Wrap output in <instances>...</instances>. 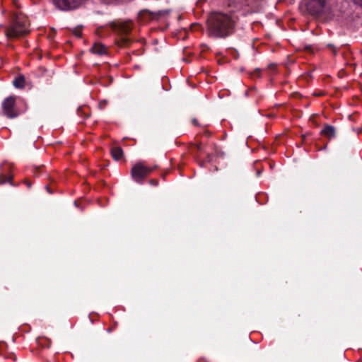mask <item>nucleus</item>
I'll return each instance as SVG.
<instances>
[{
  "instance_id": "nucleus-1",
  "label": "nucleus",
  "mask_w": 362,
  "mask_h": 362,
  "mask_svg": "<svg viewBox=\"0 0 362 362\" xmlns=\"http://www.w3.org/2000/svg\"><path fill=\"white\" fill-rule=\"evenodd\" d=\"M234 25L235 19L231 15L213 12L208 20V31L211 36L226 37L233 33Z\"/></svg>"
},
{
  "instance_id": "nucleus-2",
  "label": "nucleus",
  "mask_w": 362,
  "mask_h": 362,
  "mask_svg": "<svg viewBox=\"0 0 362 362\" xmlns=\"http://www.w3.org/2000/svg\"><path fill=\"white\" fill-rule=\"evenodd\" d=\"M29 23L27 18L22 13L16 14L13 24L6 30L8 37H18L29 33Z\"/></svg>"
},
{
  "instance_id": "nucleus-3",
  "label": "nucleus",
  "mask_w": 362,
  "mask_h": 362,
  "mask_svg": "<svg viewBox=\"0 0 362 362\" xmlns=\"http://www.w3.org/2000/svg\"><path fill=\"white\" fill-rule=\"evenodd\" d=\"M156 168V165L154 167H147L141 163H138L132 169V177L134 181L141 183L145 177Z\"/></svg>"
},
{
  "instance_id": "nucleus-4",
  "label": "nucleus",
  "mask_w": 362,
  "mask_h": 362,
  "mask_svg": "<svg viewBox=\"0 0 362 362\" xmlns=\"http://www.w3.org/2000/svg\"><path fill=\"white\" fill-rule=\"evenodd\" d=\"M305 5L310 14L312 16H318L322 13L325 6V1L324 0H308L306 1Z\"/></svg>"
},
{
  "instance_id": "nucleus-5",
  "label": "nucleus",
  "mask_w": 362,
  "mask_h": 362,
  "mask_svg": "<svg viewBox=\"0 0 362 362\" xmlns=\"http://www.w3.org/2000/svg\"><path fill=\"white\" fill-rule=\"evenodd\" d=\"M15 98L8 97L6 98L2 103L4 114L9 118H14L18 115V113L14 110Z\"/></svg>"
},
{
  "instance_id": "nucleus-6",
  "label": "nucleus",
  "mask_w": 362,
  "mask_h": 362,
  "mask_svg": "<svg viewBox=\"0 0 362 362\" xmlns=\"http://www.w3.org/2000/svg\"><path fill=\"white\" fill-rule=\"evenodd\" d=\"M83 0H53L54 5L60 10L67 11L77 8Z\"/></svg>"
},
{
  "instance_id": "nucleus-7",
  "label": "nucleus",
  "mask_w": 362,
  "mask_h": 362,
  "mask_svg": "<svg viewBox=\"0 0 362 362\" xmlns=\"http://www.w3.org/2000/svg\"><path fill=\"white\" fill-rule=\"evenodd\" d=\"M168 13V11H158L157 12H152L148 10H144L139 13V16L141 17L148 16H149L150 19L154 20V19H158L160 16H164Z\"/></svg>"
},
{
  "instance_id": "nucleus-8",
  "label": "nucleus",
  "mask_w": 362,
  "mask_h": 362,
  "mask_svg": "<svg viewBox=\"0 0 362 362\" xmlns=\"http://www.w3.org/2000/svg\"><path fill=\"white\" fill-rule=\"evenodd\" d=\"M91 51L94 54L103 55L106 53V48L102 44L95 43L91 48Z\"/></svg>"
},
{
  "instance_id": "nucleus-9",
  "label": "nucleus",
  "mask_w": 362,
  "mask_h": 362,
  "mask_svg": "<svg viewBox=\"0 0 362 362\" xmlns=\"http://www.w3.org/2000/svg\"><path fill=\"white\" fill-rule=\"evenodd\" d=\"M321 134L329 139H332L335 136V129L332 126H326L321 131Z\"/></svg>"
},
{
  "instance_id": "nucleus-10",
  "label": "nucleus",
  "mask_w": 362,
  "mask_h": 362,
  "mask_svg": "<svg viewBox=\"0 0 362 362\" xmlns=\"http://www.w3.org/2000/svg\"><path fill=\"white\" fill-rule=\"evenodd\" d=\"M111 154L116 160H119L123 156V151L120 147H114L111 149Z\"/></svg>"
},
{
  "instance_id": "nucleus-11",
  "label": "nucleus",
  "mask_w": 362,
  "mask_h": 362,
  "mask_svg": "<svg viewBox=\"0 0 362 362\" xmlns=\"http://www.w3.org/2000/svg\"><path fill=\"white\" fill-rule=\"evenodd\" d=\"M13 86L18 88H22L25 86V78L23 76H20L13 80Z\"/></svg>"
},
{
  "instance_id": "nucleus-12",
  "label": "nucleus",
  "mask_w": 362,
  "mask_h": 362,
  "mask_svg": "<svg viewBox=\"0 0 362 362\" xmlns=\"http://www.w3.org/2000/svg\"><path fill=\"white\" fill-rule=\"evenodd\" d=\"M120 30L122 33L127 34L131 30V26L129 24L126 23L120 27Z\"/></svg>"
},
{
  "instance_id": "nucleus-13",
  "label": "nucleus",
  "mask_w": 362,
  "mask_h": 362,
  "mask_svg": "<svg viewBox=\"0 0 362 362\" xmlns=\"http://www.w3.org/2000/svg\"><path fill=\"white\" fill-rule=\"evenodd\" d=\"M74 35H76V37H81V28H76L74 31H73Z\"/></svg>"
},
{
  "instance_id": "nucleus-14",
  "label": "nucleus",
  "mask_w": 362,
  "mask_h": 362,
  "mask_svg": "<svg viewBox=\"0 0 362 362\" xmlns=\"http://www.w3.org/2000/svg\"><path fill=\"white\" fill-rule=\"evenodd\" d=\"M10 178H7L3 175H0V184H4L7 181H9Z\"/></svg>"
},
{
  "instance_id": "nucleus-15",
  "label": "nucleus",
  "mask_w": 362,
  "mask_h": 362,
  "mask_svg": "<svg viewBox=\"0 0 362 362\" xmlns=\"http://www.w3.org/2000/svg\"><path fill=\"white\" fill-rule=\"evenodd\" d=\"M150 183H151V185H158V181H157V180H151L150 181Z\"/></svg>"
},
{
  "instance_id": "nucleus-16",
  "label": "nucleus",
  "mask_w": 362,
  "mask_h": 362,
  "mask_svg": "<svg viewBox=\"0 0 362 362\" xmlns=\"http://www.w3.org/2000/svg\"><path fill=\"white\" fill-rule=\"evenodd\" d=\"M356 4L362 6V0H353Z\"/></svg>"
},
{
  "instance_id": "nucleus-17",
  "label": "nucleus",
  "mask_w": 362,
  "mask_h": 362,
  "mask_svg": "<svg viewBox=\"0 0 362 362\" xmlns=\"http://www.w3.org/2000/svg\"><path fill=\"white\" fill-rule=\"evenodd\" d=\"M192 122H193V124H195V125H197V120L196 119H194L192 120Z\"/></svg>"
},
{
  "instance_id": "nucleus-18",
  "label": "nucleus",
  "mask_w": 362,
  "mask_h": 362,
  "mask_svg": "<svg viewBox=\"0 0 362 362\" xmlns=\"http://www.w3.org/2000/svg\"><path fill=\"white\" fill-rule=\"evenodd\" d=\"M14 4H16V6H18L17 5V3L16 2V1H14Z\"/></svg>"
},
{
  "instance_id": "nucleus-19",
  "label": "nucleus",
  "mask_w": 362,
  "mask_h": 362,
  "mask_svg": "<svg viewBox=\"0 0 362 362\" xmlns=\"http://www.w3.org/2000/svg\"><path fill=\"white\" fill-rule=\"evenodd\" d=\"M124 43H126V42H127V39H124Z\"/></svg>"
}]
</instances>
